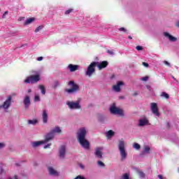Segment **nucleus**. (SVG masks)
Wrapping results in <instances>:
<instances>
[{
	"mask_svg": "<svg viewBox=\"0 0 179 179\" xmlns=\"http://www.w3.org/2000/svg\"><path fill=\"white\" fill-rule=\"evenodd\" d=\"M158 178H159V179H163V176H162V175H158Z\"/></svg>",
	"mask_w": 179,
	"mask_h": 179,
	"instance_id": "50",
	"label": "nucleus"
},
{
	"mask_svg": "<svg viewBox=\"0 0 179 179\" xmlns=\"http://www.w3.org/2000/svg\"><path fill=\"white\" fill-rule=\"evenodd\" d=\"M66 153V147L62 145L59 150V156L60 159H65V155Z\"/></svg>",
	"mask_w": 179,
	"mask_h": 179,
	"instance_id": "11",
	"label": "nucleus"
},
{
	"mask_svg": "<svg viewBox=\"0 0 179 179\" xmlns=\"http://www.w3.org/2000/svg\"><path fill=\"white\" fill-rule=\"evenodd\" d=\"M128 38H129L130 40H132V36H129Z\"/></svg>",
	"mask_w": 179,
	"mask_h": 179,
	"instance_id": "52",
	"label": "nucleus"
},
{
	"mask_svg": "<svg viewBox=\"0 0 179 179\" xmlns=\"http://www.w3.org/2000/svg\"><path fill=\"white\" fill-rule=\"evenodd\" d=\"M149 124V120L146 117L141 118L138 120V127H145Z\"/></svg>",
	"mask_w": 179,
	"mask_h": 179,
	"instance_id": "12",
	"label": "nucleus"
},
{
	"mask_svg": "<svg viewBox=\"0 0 179 179\" xmlns=\"http://www.w3.org/2000/svg\"><path fill=\"white\" fill-rule=\"evenodd\" d=\"M40 80V76L38 75H34L27 77L24 82L25 83H31V85H34V83H37Z\"/></svg>",
	"mask_w": 179,
	"mask_h": 179,
	"instance_id": "4",
	"label": "nucleus"
},
{
	"mask_svg": "<svg viewBox=\"0 0 179 179\" xmlns=\"http://www.w3.org/2000/svg\"><path fill=\"white\" fill-rule=\"evenodd\" d=\"M146 87L150 92H152V87L150 85H146Z\"/></svg>",
	"mask_w": 179,
	"mask_h": 179,
	"instance_id": "45",
	"label": "nucleus"
},
{
	"mask_svg": "<svg viewBox=\"0 0 179 179\" xmlns=\"http://www.w3.org/2000/svg\"><path fill=\"white\" fill-rule=\"evenodd\" d=\"M28 124L29 125H36L37 124V120H29Z\"/></svg>",
	"mask_w": 179,
	"mask_h": 179,
	"instance_id": "27",
	"label": "nucleus"
},
{
	"mask_svg": "<svg viewBox=\"0 0 179 179\" xmlns=\"http://www.w3.org/2000/svg\"><path fill=\"white\" fill-rule=\"evenodd\" d=\"M169 128H170V123H167Z\"/></svg>",
	"mask_w": 179,
	"mask_h": 179,
	"instance_id": "56",
	"label": "nucleus"
},
{
	"mask_svg": "<svg viewBox=\"0 0 179 179\" xmlns=\"http://www.w3.org/2000/svg\"><path fill=\"white\" fill-rule=\"evenodd\" d=\"M138 174L139 175L140 178H145V174L142 171H137Z\"/></svg>",
	"mask_w": 179,
	"mask_h": 179,
	"instance_id": "28",
	"label": "nucleus"
},
{
	"mask_svg": "<svg viewBox=\"0 0 179 179\" xmlns=\"http://www.w3.org/2000/svg\"><path fill=\"white\" fill-rule=\"evenodd\" d=\"M136 49L138 50V51H142V50H143V48L141 45H138L136 47Z\"/></svg>",
	"mask_w": 179,
	"mask_h": 179,
	"instance_id": "36",
	"label": "nucleus"
},
{
	"mask_svg": "<svg viewBox=\"0 0 179 179\" xmlns=\"http://www.w3.org/2000/svg\"><path fill=\"white\" fill-rule=\"evenodd\" d=\"M66 105L71 110H79L81 106L79 104V102H73V101H67Z\"/></svg>",
	"mask_w": 179,
	"mask_h": 179,
	"instance_id": "9",
	"label": "nucleus"
},
{
	"mask_svg": "<svg viewBox=\"0 0 179 179\" xmlns=\"http://www.w3.org/2000/svg\"><path fill=\"white\" fill-rule=\"evenodd\" d=\"M173 79L174 80H176V78H175L174 77H173Z\"/></svg>",
	"mask_w": 179,
	"mask_h": 179,
	"instance_id": "58",
	"label": "nucleus"
},
{
	"mask_svg": "<svg viewBox=\"0 0 179 179\" xmlns=\"http://www.w3.org/2000/svg\"><path fill=\"white\" fill-rule=\"evenodd\" d=\"M115 132L113 130H109L106 133V135L107 138H111L112 136H114Z\"/></svg>",
	"mask_w": 179,
	"mask_h": 179,
	"instance_id": "25",
	"label": "nucleus"
},
{
	"mask_svg": "<svg viewBox=\"0 0 179 179\" xmlns=\"http://www.w3.org/2000/svg\"><path fill=\"white\" fill-rule=\"evenodd\" d=\"M119 30H120V31H124V32L127 31L126 29L124 27L120 28Z\"/></svg>",
	"mask_w": 179,
	"mask_h": 179,
	"instance_id": "44",
	"label": "nucleus"
},
{
	"mask_svg": "<svg viewBox=\"0 0 179 179\" xmlns=\"http://www.w3.org/2000/svg\"><path fill=\"white\" fill-rule=\"evenodd\" d=\"M30 96H26L24 99V108L27 110L29 107H30Z\"/></svg>",
	"mask_w": 179,
	"mask_h": 179,
	"instance_id": "15",
	"label": "nucleus"
},
{
	"mask_svg": "<svg viewBox=\"0 0 179 179\" xmlns=\"http://www.w3.org/2000/svg\"><path fill=\"white\" fill-rule=\"evenodd\" d=\"M37 61H43V57H38Z\"/></svg>",
	"mask_w": 179,
	"mask_h": 179,
	"instance_id": "47",
	"label": "nucleus"
},
{
	"mask_svg": "<svg viewBox=\"0 0 179 179\" xmlns=\"http://www.w3.org/2000/svg\"><path fill=\"white\" fill-rule=\"evenodd\" d=\"M50 131L52 132L53 134L55 136V134H61V132H62V130H61V128L59 127H56L53 128Z\"/></svg>",
	"mask_w": 179,
	"mask_h": 179,
	"instance_id": "20",
	"label": "nucleus"
},
{
	"mask_svg": "<svg viewBox=\"0 0 179 179\" xmlns=\"http://www.w3.org/2000/svg\"><path fill=\"white\" fill-rule=\"evenodd\" d=\"M108 54H110V55H114V52L111 50H107Z\"/></svg>",
	"mask_w": 179,
	"mask_h": 179,
	"instance_id": "42",
	"label": "nucleus"
},
{
	"mask_svg": "<svg viewBox=\"0 0 179 179\" xmlns=\"http://www.w3.org/2000/svg\"><path fill=\"white\" fill-rule=\"evenodd\" d=\"M14 179H18V178H17V176H16V175L14 176Z\"/></svg>",
	"mask_w": 179,
	"mask_h": 179,
	"instance_id": "55",
	"label": "nucleus"
},
{
	"mask_svg": "<svg viewBox=\"0 0 179 179\" xmlns=\"http://www.w3.org/2000/svg\"><path fill=\"white\" fill-rule=\"evenodd\" d=\"M97 164L100 167H106V164L104 163H103V162H101V161H98Z\"/></svg>",
	"mask_w": 179,
	"mask_h": 179,
	"instance_id": "34",
	"label": "nucleus"
},
{
	"mask_svg": "<svg viewBox=\"0 0 179 179\" xmlns=\"http://www.w3.org/2000/svg\"><path fill=\"white\" fill-rule=\"evenodd\" d=\"M43 29V26H39L36 29H35V33H38V31H40V30H41Z\"/></svg>",
	"mask_w": 179,
	"mask_h": 179,
	"instance_id": "35",
	"label": "nucleus"
},
{
	"mask_svg": "<svg viewBox=\"0 0 179 179\" xmlns=\"http://www.w3.org/2000/svg\"><path fill=\"white\" fill-rule=\"evenodd\" d=\"M164 64H165V65H167V66H171V65L170 64V63L167 61H164Z\"/></svg>",
	"mask_w": 179,
	"mask_h": 179,
	"instance_id": "41",
	"label": "nucleus"
},
{
	"mask_svg": "<svg viewBox=\"0 0 179 179\" xmlns=\"http://www.w3.org/2000/svg\"><path fill=\"white\" fill-rule=\"evenodd\" d=\"M148 79H149L148 76H145L141 78V80H143V82H146V80H148Z\"/></svg>",
	"mask_w": 179,
	"mask_h": 179,
	"instance_id": "37",
	"label": "nucleus"
},
{
	"mask_svg": "<svg viewBox=\"0 0 179 179\" xmlns=\"http://www.w3.org/2000/svg\"><path fill=\"white\" fill-rule=\"evenodd\" d=\"M98 64H96L99 69H103L104 68H106V66L108 65V62L103 61L99 63V62H96Z\"/></svg>",
	"mask_w": 179,
	"mask_h": 179,
	"instance_id": "17",
	"label": "nucleus"
},
{
	"mask_svg": "<svg viewBox=\"0 0 179 179\" xmlns=\"http://www.w3.org/2000/svg\"><path fill=\"white\" fill-rule=\"evenodd\" d=\"M134 96H136V94H134Z\"/></svg>",
	"mask_w": 179,
	"mask_h": 179,
	"instance_id": "59",
	"label": "nucleus"
},
{
	"mask_svg": "<svg viewBox=\"0 0 179 179\" xmlns=\"http://www.w3.org/2000/svg\"><path fill=\"white\" fill-rule=\"evenodd\" d=\"M54 136H55L51 131L50 133L47 134L45 137V140L43 141L44 143H47L50 142V141L54 139Z\"/></svg>",
	"mask_w": 179,
	"mask_h": 179,
	"instance_id": "13",
	"label": "nucleus"
},
{
	"mask_svg": "<svg viewBox=\"0 0 179 179\" xmlns=\"http://www.w3.org/2000/svg\"><path fill=\"white\" fill-rule=\"evenodd\" d=\"M67 68L68 69H69L71 72H75L76 71H78V69L79 68V65L71 64H69Z\"/></svg>",
	"mask_w": 179,
	"mask_h": 179,
	"instance_id": "18",
	"label": "nucleus"
},
{
	"mask_svg": "<svg viewBox=\"0 0 179 179\" xmlns=\"http://www.w3.org/2000/svg\"><path fill=\"white\" fill-rule=\"evenodd\" d=\"M72 10H73V9H69V10H66L65 15H69V13H71V12H72Z\"/></svg>",
	"mask_w": 179,
	"mask_h": 179,
	"instance_id": "38",
	"label": "nucleus"
},
{
	"mask_svg": "<svg viewBox=\"0 0 179 179\" xmlns=\"http://www.w3.org/2000/svg\"><path fill=\"white\" fill-rule=\"evenodd\" d=\"M69 86H73L71 89H66V92L67 93H69L70 94L72 93H76V92H79V86L76 84H75V82L70 81L69 83Z\"/></svg>",
	"mask_w": 179,
	"mask_h": 179,
	"instance_id": "6",
	"label": "nucleus"
},
{
	"mask_svg": "<svg viewBox=\"0 0 179 179\" xmlns=\"http://www.w3.org/2000/svg\"><path fill=\"white\" fill-rule=\"evenodd\" d=\"M80 167H81V169H84L85 168V166H83V164H80Z\"/></svg>",
	"mask_w": 179,
	"mask_h": 179,
	"instance_id": "51",
	"label": "nucleus"
},
{
	"mask_svg": "<svg viewBox=\"0 0 179 179\" xmlns=\"http://www.w3.org/2000/svg\"><path fill=\"white\" fill-rule=\"evenodd\" d=\"M38 89L41 90L42 94H45V87L44 85H38Z\"/></svg>",
	"mask_w": 179,
	"mask_h": 179,
	"instance_id": "26",
	"label": "nucleus"
},
{
	"mask_svg": "<svg viewBox=\"0 0 179 179\" xmlns=\"http://www.w3.org/2000/svg\"><path fill=\"white\" fill-rule=\"evenodd\" d=\"M177 27H179V21L176 23Z\"/></svg>",
	"mask_w": 179,
	"mask_h": 179,
	"instance_id": "54",
	"label": "nucleus"
},
{
	"mask_svg": "<svg viewBox=\"0 0 179 179\" xmlns=\"http://www.w3.org/2000/svg\"><path fill=\"white\" fill-rule=\"evenodd\" d=\"M41 101V99H40V96L38 95H36L34 96V101L35 103H37V102Z\"/></svg>",
	"mask_w": 179,
	"mask_h": 179,
	"instance_id": "33",
	"label": "nucleus"
},
{
	"mask_svg": "<svg viewBox=\"0 0 179 179\" xmlns=\"http://www.w3.org/2000/svg\"><path fill=\"white\" fill-rule=\"evenodd\" d=\"M28 93H31V89L28 90Z\"/></svg>",
	"mask_w": 179,
	"mask_h": 179,
	"instance_id": "53",
	"label": "nucleus"
},
{
	"mask_svg": "<svg viewBox=\"0 0 179 179\" xmlns=\"http://www.w3.org/2000/svg\"><path fill=\"white\" fill-rule=\"evenodd\" d=\"M12 106V96H8L7 99L3 102L2 105H0V110L3 108L5 113H8V110Z\"/></svg>",
	"mask_w": 179,
	"mask_h": 179,
	"instance_id": "3",
	"label": "nucleus"
},
{
	"mask_svg": "<svg viewBox=\"0 0 179 179\" xmlns=\"http://www.w3.org/2000/svg\"><path fill=\"white\" fill-rule=\"evenodd\" d=\"M97 64L98 63L96 62H94L90 64V65L87 67V71L85 72L86 76H89L90 78V76H92V75L94 73V68H96V65H97Z\"/></svg>",
	"mask_w": 179,
	"mask_h": 179,
	"instance_id": "5",
	"label": "nucleus"
},
{
	"mask_svg": "<svg viewBox=\"0 0 179 179\" xmlns=\"http://www.w3.org/2000/svg\"><path fill=\"white\" fill-rule=\"evenodd\" d=\"M50 146H51V143H48V144L44 145L43 149H48V148H50Z\"/></svg>",
	"mask_w": 179,
	"mask_h": 179,
	"instance_id": "40",
	"label": "nucleus"
},
{
	"mask_svg": "<svg viewBox=\"0 0 179 179\" xmlns=\"http://www.w3.org/2000/svg\"><path fill=\"white\" fill-rule=\"evenodd\" d=\"M3 148H5V143H0V149H2Z\"/></svg>",
	"mask_w": 179,
	"mask_h": 179,
	"instance_id": "43",
	"label": "nucleus"
},
{
	"mask_svg": "<svg viewBox=\"0 0 179 179\" xmlns=\"http://www.w3.org/2000/svg\"><path fill=\"white\" fill-rule=\"evenodd\" d=\"M161 97H164V99H170V95H169V94L163 92L161 93Z\"/></svg>",
	"mask_w": 179,
	"mask_h": 179,
	"instance_id": "30",
	"label": "nucleus"
},
{
	"mask_svg": "<svg viewBox=\"0 0 179 179\" xmlns=\"http://www.w3.org/2000/svg\"><path fill=\"white\" fill-rule=\"evenodd\" d=\"M0 12H1V8H0Z\"/></svg>",
	"mask_w": 179,
	"mask_h": 179,
	"instance_id": "60",
	"label": "nucleus"
},
{
	"mask_svg": "<svg viewBox=\"0 0 179 179\" xmlns=\"http://www.w3.org/2000/svg\"><path fill=\"white\" fill-rule=\"evenodd\" d=\"M24 45H21V46H20V48H22V47H24Z\"/></svg>",
	"mask_w": 179,
	"mask_h": 179,
	"instance_id": "57",
	"label": "nucleus"
},
{
	"mask_svg": "<svg viewBox=\"0 0 179 179\" xmlns=\"http://www.w3.org/2000/svg\"><path fill=\"white\" fill-rule=\"evenodd\" d=\"M119 99H120V100H122V99H125V97L123 96H119Z\"/></svg>",
	"mask_w": 179,
	"mask_h": 179,
	"instance_id": "49",
	"label": "nucleus"
},
{
	"mask_svg": "<svg viewBox=\"0 0 179 179\" xmlns=\"http://www.w3.org/2000/svg\"><path fill=\"white\" fill-rule=\"evenodd\" d=\"M133 148L134 149H136V150H139V149H141V145H139L138 143H134L133 145Z\"/></svg>",
	"mask_w": 179,
	"mask_h": 179,
	"instance_id": "31",
	"label": "nucleus"
},
{
	"mask_svg": "<svg viewBox=\"0 0 179 179\" xmlns=\"http://www.w3.org/2000/svg\"><path fill=\"white\" fill-rule=\"evenodd\" d=\"M58 86H59V81H58V80L54 81L53 85H52L53 89H57L58 87Z\"/></svg>",
	"mask_w": 179,
	"mask_h": 179,
	"instance_id": "29",
	"label": "nucleus"
},
{
	"mask_svg": "<svg viewBox=\"0 0 179 179\" xmlns=\"http://www.w3.org/2000/svg\"><path fill=\"white\" fill-rule=\"evenodd\" d=\"M48 171H49V173L50 174V176H58L57 171H55V169H53L52 167H49Z\"/></svg>",
	"mask_w": 179,
	"mask_h": 179,
	"instance_id": "23",
	"label": "nucleus"
},
{
	"mask_svg": "<svg viewBox=\"0 0 179 179\" xmlns=\"http://www.w3.org/2000/svg\"><path fill=\"white\" fill-rule=\"evenodd\" d=\"M34 20H36L35 17L27 18V20L24 21V26H27L28 24H31V23H33Z\"/></svg>",
	"mask_w": 179,
	"mask_h": 179,
	"instance_id": "21",
	"label": "nucleus"
},
{
	"mask_svg": "<svg viewBox=\"0 0 179 179\" xmlns=\"http://www.w3.org/2000/svg\"><path fill=\"white\" fill-rule=\"evenodd\" d=\"M120 179H129V173H126L123 174L121 176Z\"/></svg>",
	"mask_w": 179,
	"mask_h": 179,
	"instance_id": "32",
	"label": "nucleus"
},
{
	"mask_svg": "<svg viewBox=\"0 0 179 179\" xmlns=\"http://www.w3.org/2000/svg\"><path fill=\"white\" fill-rule=\"evenodd\" d=\"M110 111L111 114H115V115H124V112L122 110L115 107V106H112L110 108Z\"/></svg>",
	"mask_w": 179,
	"mask_h": 179,
	"instance_id": "8",
	"label": "nucleus"
},
{
	"mask_svg": "<svg viewBox=\"0 0 179 179\" xmlns=\"http://www.w3.org/2000/svg\"><path fill=\"white\" fill-rule=\"evenodd\" d=\"M104 148L103 147H97L95 148L94 155L97 159H103V150Z\"/></svg>",
	"mask_w": 179,
	"mask_h": 179,
	"instance_id": "10",
	"label": "nucleus"
},
{
	"mask_svg": "<svg viewBox=\"0 0 179 179\" xmlns=\"http://www.w3.org/2000/svg\"><path fill=\"white\" fill-rule=\"evenodd\" d=\"M8 13H9V12L8 10L5 11V13L2 15V18L5 19V17H6V15H8Z\"/></svg>",
	"mask_w": 179,
	"mask_h": 179,
	"instance_id": "39",
	"label": "nucleus"
},
{
	"mask_svg": "<svg viewBox=\"0 0 179 179\" xmlns=\"http://www.w3.org/2000/svg\"><path fill=\"white\" fill-rule=\"evenodd\" d=\"M78 141L80 145L86 150L90 149V143L86 140V129L80 128L78 132Z\"/></svg>",
	"mask_w": 179,
	"mask_h": 179,
	"instance_id": "1",
	"label": "nucleus"
},
{
	"mask_svg": "<svg viewBox=\"0 0 179 179\" xmlns=\"http://www.w3.org/2000/svg\"><path fill=\"white\" fill-rule=\"evenodd\" d=\"M43 143H45L43 141H34L32 142L31 145L33 148H38V146H40V145H43Z\"/></svg>",
	"mask_w": 179,
	"mask_h": 179,
	"instance_id": "22",
	"label": "nucleus"
},
{
	"mask_svg": "<svg viewBox=\"0 0 179 179\" xmlns=\"http://www.w3.org/2000/svg\"><path fill=\"white\" fill-rule=\"evenodd\" d=\"M145 153H147L148 155H149L150 153V148L148 145H145L144 147V150L143 151V155H145Z\"/></svg>",
	"mask_w": 179,
	"mask_h": 179,
	"instance_id": "24",
	"label": "nucleus"
},
{
	"mask_svg": "<svg viewBox=\"0 0 179 179\" xmlns=\"http://www.w3.org/2000/svg\"><path fill=\"white\" fill-rule=\"evenodd\" d=\"M150 110L156 117H160V113H159V108L157 107V103L152 102L150 103Z\"/></svg>",
	"mask_w": 179,
	"mask_h": 179,
	"instance_id": "7",
	"label": "nucleus"
},
{
	"mask_svg": "<svg viewBox=\"0 0 179 179\" xmlns=\"http://www.w3.org/2000/svg\"><path fill=\"white\" fill-rule=\"evenodd\" d=\"M124 85V83L122 81H119L117 85H113V89L115 90V92H117V93L121 92V86Z\"/></svg>",
	"mask_w": 179,
	"mask_h": 179,
	"instance_id": "14",
	"label": "nucleus"
},
{
	"mask_svg": "<svg viewBox=\"0 0 179 179\" xmlns=\"http://www.w3.org/2000/svg\"><path fill=\"white\" fill-rule=\"evenodd\" d=\"M42 118L44 124H47L48 121V113L46 110H43Z\"/></svg>",
	"mask_w": 179,
	"mask_h": 179,
	"instance_id": "19",
	"label": "nucleus"
},
{
	"mask_svg": "<svg viewBox=\"0 0 179 179\" xmlns=\"http://www.w3.org/2000/svg\"><path fill=\"white\" fill-rule=\"evenodd\" d=\"M118 149L120 153L121 160H125L128 156V152L125 150V143L124 141H119Z\"/></svg>",
	"mask_w": 179,
	"mask_h": 179,
	"instance_id": "2",
	"label": "nucleus"
},
{
	"mask_svg": "<svg viewBox=\"0 0 179 179\" xmlns=\"http://www.w3.org/2000/svg\"><path fill=\"white\" fill-rule=\"evenodd\" d=\"M0 174H3V169H0Z\"/></svg>",
	"mask_w": 179,
	"mask_h": 179,
	"instance_id": "48",
	"label": "nucleus"
},
{
	"mask_svg": "<svg viewBox=\"0 0 179 179\" xmlns=\"http://www.w3.org/2000/svg\"><path fill=\"white\" fill-rule=\"evenodd\" d=\"M143 66H145L146 68H148V66H149V64H148L146 62H143Z\"/></svg>",
	"mask_w": 179,
	"mask_h": 179,
	"instance_id": "46",
	"label": "nucleus"
},
{
	"mask_svg": "<svg viewBox=\"0 0 179 179\" xmlns=\"http://www.w3.org/2000/svg\"><path fill=\"white\" fill-rule=\"evenodd\" d=\"M164 36L169 38V41H171L172 43H175V41H177V38L171 36L169 32H164Z\"/></svg>",
	"mask_w": 179,
	"mask_h": 179,
	"instance_id": "16",
	"label": "nucleus"
}]
</instances>
